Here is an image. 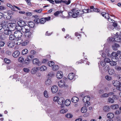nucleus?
<instances>
[{
  "mask_svg": "<svg viewBox=\"0 0 121 121\" xmlns=\"http://www.w3.org/2000/svg\"><path fill=\"white\" fill-rule=\"evenodd\" d=\"M68 14L69 17H72L73 18H76L81 16L83 14V12L82 10H77L76 9H72L71 11L69 12Z\"/></svg>",
  "mask_w": 121,
  "mask_h": 121,
  "instance_id": "f257e3e1",
  "label": "nucleus"
},
{
  "mask_svg": "<svg viewBox=\"0 0 121 121\" xmlns=\"http://www.w3.org/2000/svg\"><path fill=\"white\" fill-rule=\"evenodd\" d=\"M14 35L17 38V41H18L21 39V38L22 35V32L20 30H17L15 32Z\"/></svg>",
  "mask_w": 121,
  "mask_h": 121,
  "instance_id": "f03ea898",
  "label": "nucleus"
},
{
  "mask_svg": "<svg viewBox=\"0 0 121 121\" xmlns=\"http://www.w3.org/2000/svg\"><path fill=\"white\" fill-rule=\"evenodd\" d=\"M21 29L20 30L22 32L26 33V32L30 31V28L29 26L27 25H25L23 27H20Z\"/></svg>",
  "mask_w": 121,
  "mask_h": 121,
  "instance_id": "7ed1b4c3",
  "label": "nucleus"
},
{
  "mask_svg": "<svg viewBox=\"0 0 121 121\" xmlns=\"http://www.w3.org/2000/svg\"><path fill=\"white\" fill-rule=\"evenodd\" d=\"M11 15L9 13H6L5 14H3L0 12V18H2L3 17L5 19H9L11 18Z\"/></svg>",
  "mask_w": 121,
  "mask_h": 121,
  "instance_id": "20e7f679",
  "label": "nucleus"
},
{
  "mask_svg": "<svg viewBox=\"0 0 121 121\" xmlns=\"http://www.w3.org/2000/svg\"><path fill=\"white\" fill-rule=\"evenodd\" d=\"M90 99V97L89 96H87L84 97L82 99L83 102L85 103H86L88 104V106H89L90 103L89 101Z\"/></svg>",
  "mask_w": 121,
  "mask_h": 121,
  "instance_id": "39448f33",
  "label": "nucleus"
},
{
  "mask_svg": "<svg viewBox=\"0 0 121 121\" xmlns=\"http://www.w3.org/2000/svg\"><path fill=\"white\" fill-rule=\"evenodd\" d=\"M59 86L60 87H67L68 86L66 84V83L64 80H61L58 82Z\"/></svg>",
  "mask_w": 121,
  "mask_h": 121,
  "instance_id": "423d86ee",
  "label": "nucleus"
},
{
  "mask_svg": "<svg viewBox=\"0 0 121 121\" xmlns=\"http://www.w3.org/2000/svg\"><path fill=\"white\" fill-rule=\"evenodd\" d=\"M32 63L34 64L39 66L41 65V62L37 58H35L33 60Z\"/></svg>",
  "mask_w": 121,
  "mask_h": 121,
  "instance_id": "0eeeda50",
  "label": "nucleus"
},
{
  "mask_svg": "<svg viewBox=\"0 0 121 121\" xmlns=\"http://www.w3.org/2000/svg\"><path fill=\"white\" fill-rule=\"evenodd\" d=\"M64 101L65 99L63 97H60L59 98L57 103L58 104L61 105V106H62V105L64 104Z\"/></svg>",
  "mask_w": 121,
  "mask_h": 121,
  "instance_id": "6e6552de",
  "label": "nucleus"
},
{
  "mask_svg": "<svg viewBox=\"0 0 121 121\" xmlns=\"http://www.w3.org/2000/svg\"><path fill=\"white\" fill-rule=\"evenodd\" d=\"M63 76V73L62 72L60 71H58L57 73L56 77L58 79H60Z\"/></svg>",
  "mask_w": 121,
  "mask_h": 121,
  "instance_id": "1a4fd4ad",
  "label": "nucleus"
},
{
  "mask_svg": "<svg viewBox=\"0 0 121 121\" xmlns=\"http://www.w3.org/2000/svg\"><path fill=\"white\" fill-rule=\"evenodd\" d=\"M58 87L54 85L52 87V91L53 93H56V92L58 91Z\"/></svg>",
  "mask_w": 121,
  "mask_h": 121,
  "instance_id": "9d476101",
  "label": "nucleus"
},
{
  "mask_svg": "<svg viewBox=\"0 0 121 121\" xmlns=\"http://www.w3.org/2000/svg\"><path fill=\"white\" fill-rule=\"evenodd\" d=\"M75 74L73 73L69 74L68 76V79L70 80H75Z\"/></svg>",
  "mask_w": 121,
  "mask_h": 121,
  "instance_id": "9b49d317",
  "label": "nucleus"
},
{
  "mask_svg": "<svg viewBox=\"0 0 121 121\" xmlns=\"http://www.w3.org/2000/svg\"><path fill=\"white\" fill-rule=\"evenodd\" d=\"M17 24L20 27L26 25L25 22L22 20H20L18 21L17 22Z\"/></svg>",
  "mask_w": 121,
  "mask_h": 121,
  "instance_id": "f8f14e48",
  "label": "nucleus"
},
{
  "mask_svg": "<svg viewBox=\"0 0 121 121\" xmlns=\"http://www.w3.org/2000/svg\"><path fill=\"white\" fill-rule=\"evenodd\" d=\"M102 15L105 18H108V20L109 21H110V20L112 21L111 19L109 18V17L108 14L105 12H103L102 13Z\"/></svg>",
  "mask_w": 121,
  "mask_h": 121,
  "instance_id": "ddd939ff",
  "label": "nucleus"
},
{
  "mask_svg": "<svg viewBox=\"0 0 121 121\" xmlns=\"http://www.w3.org/2000/svg\"><path fill=\"white\" fill-rule=\"evenodd\" d=\"M115 41L117 42L121 41V35H115Z\"/></svg>",
  "mask_w": 121,
  "mask_h": 121,
  "instance_id": "4468645a",
  "label": "nucleus"
},
{
  "mask_svg": "<svg viewBox=\"0 0 121 121\" xmlns=\"http://www.w3.org/2000/svg\"><path fill=\"white\" fill-rule=\"evenodd\" d=\"M16 24L15 23H11L9 25V27L10 29L13 30L16 28Z\"/></svg>",
  "mask_w": 121,
  "mask_h": 121,
  "instance_id": "2eb2a0df",
  "label": "nucleus"
},
{
  "mask_svg": "<svg viewBox=\"0 0 121 121\" xmlns=\"http://www.w3.org/2000/svg\"><path fill=\"white\" fill-rule=\"evenodd\" d=\"M112 83L114 86H117V87L121 83L119 81L116 80L113 81Z\"/></svg>",
  "mask_w": 121,
  "mask_h": 121,
  "instance_id": "dca6fc26",
  "label": "nucleus"
},
{
  "mask_svg": "<svg viewBox=\"0 0 121 121\" xmlns=\"http://www.w3.org/2000/svg\"><path fill=\"white\" fill-rule=\"evenodd\" d=\"M9 37V39L10 40H14L15 41H17V38L15 37L14 34L10 35Z\"/></svg>",
  "mask_w": 121,
  "mask_h": 121,
  "instance_id": "f3484780",
  "label": "nucleus"
},
{
  "mask_svg": "<svg viewBox=\"0 0 121 121\" xmlns=\"http://www.w3.org/2000/svg\"><path fill=\"white\" fill-rule=\"evenodd\" d=\"M4 33L6 35H10L11 34L12 32L11 30H9V28H8L4 30Z\"/></svg>",
  "mask_w": 121,
  "mask_h": 121,
  "instance_id": "a211bd4d",
  "label": "nucleus"
},
{
  "mask_svg": "<svg viewBox=\"0 0 121 121\" xmlns=\"http://www.w3.org/2000/svg\"><path fill=\"white\" fill-rule=\"evenodd\" d=\"M20 54V52L17 51H15L13 54V56L15 57H18Z\"/></svg>",
  "mask_w": 121,
  "mask_h": 121,
  "instance_id": "6ab92c4d",
  "label": "nucleus"
},
{
  "mask_svg": "<svg viewBox=\"0 0 121 121\" xmlns=\"http://www.w3.org/2000/svg\"><path fill=\"white\" fill-rule=\"evenodd\" d=\"M110 110V108L109 106L107 105H105L104 106L103 108V110L104 112H108Z\"/></svg>",
  "mask_w": 121,
  "mask_h": 121,
  "instance_id": "aec40b11",
  "label": "nucleus"
},
{
  "mask_svg": "<svg viewBox=\"0 0 121 121\" xmlns=\"http://www.w3.org/2000/svg\"><path fill=\"white\" fill-rule=\"evenodd\" d=\"M119 53L117 52V53L115 52H113L112 53V58H114L115 59H116Z\"/></svg>",
  "mask_w": 121,
  "mask_h": 121,
  "instance_id": "412c9836",
  "label": "nucleus"
},
{
  "mask_svg": "<svg viewBox=\"0 0 121 121\" xmlns=\"http://www.w3.org/2000/svg\"><path fill=\"white\" fill-rule=\"evenodd\" d=\"M25 36L27 37L28 38H30L31 37V32L29 31L26 32L25 34Z\"/></svg>",
  "mask_w": 121,
  "mask_h": 121,
  "instance_id": "4be33fe9",
  "label": "nucleus"
},
{
  "mask_svg": "<svg viewBox=\"0 0 121 121\" xmlns=\"http://www.w3.org/2000/svg\"><path fill=\"white\" fill-rule=\"evenodd\" d=\"M29 43V41L28 40H25L23 41L22 40L20 43L23 46H25L27 44Z\"/></svg>",
  "mask_w": 121,
  "mask_h": 121,
  "instance_id": "5701e85b",
  "label": "nucleus"
},
{
  "mask_svg": "<svg viewBox=\"0 0 121 121\" xmlns=\"http://www.w3.org/2000/svg\"><path fill=\"white\" fill-rule=\"evenodd\" d=\"M119 47V45L115 43L112 45V48L114 50H117V48Z\"/></svg>",
  "mask_w": 121,
  "mask_h": 121,
  "instance_id": "b1692460",
  "label": "nucleus"
},
{
  "mask_svg": "<svg viewBox=\"0 0 121 121\" xmlns=\"http://www.w3.org/2000/svg\"><path fill=\"white\" fill-rule=\"evenodd\" d=\"M45 83L47 86H49L51 84L52 82L50 79L48 78L45 81Z\"/></svg>",
  "mask_w": 121,
  "mask_h": 121,
  "instance_id": "393cba45",
  "label": "nucleus"
},
{
  "mask_svg": "<svg viewBox=\"0 0 121 121\" xmlns=\"http://www.w3.org/2000/svg\"><path fill=\"white\" fill-rule=\"evenodd\" d=\"M107 116L108 118H112L114 117V115L112 113L110 112L107 114Z\"/></svg>",
  "mask_w": 121,
  "mask_h": 121,
  "instance_id": "a878e982",
  "label": "nucleus"
},
{
  "mask_svg": "<svg viewBox=\"0 0 121 121\" xmlns=\"http://www.w3.org/2000/svg\"><path fill=\"white\" fill-rule=\"evenodd\" d=\"M78 98L76 97H73L71 99L72 101L74 103H76L78 101Z\"/></svg>",
  "mask_w": 121,
  "mask_h": 121,
  "instance_id": "bb28decb",
  "label": "nucleus"
},
{
  "mask_svg": "<svg viewBox=\"0 0 121 121\" xmlns=\"http://www.w3.org/2000/svg\"><path fill=\"white\" fill-rule=\"evenodd\" d=\"M108 73L110 75H113L115 73L114 70L112 69H109L108 71Z\"/></svg>",
  "mask_w": 121,
  "mask_h": 121,
  "instance_id": "cd10ccee",
  "label": "nucleus"
},
{
  "mask_svg": "<svg viewBox=\"0 0 121 121\" xmlns=\"http://www.w3.org/2000/svg\"><path fill=\"white\" fill-rule=\"evenodd\" d=\"M38 69L37 67H34L31 70V73L32 74L35 73L37 71V70H38Z\"/></svg>",
  "mask_w": 121,
  "mask_h": 121,
  "instance_id": "c85d7f7f",
  "label": "nucleus"
},
{
  "mask_svg": "<svg viewBox=\"0 0 121 121\" xmlns=\"http://www.w3.org/2000/svg\"><path fill=\"white\" fill-rule=\"evenodd\" d=\"M7 21H2V23L1 24L3 26V28L4 27H6L7 26Z\"/></svg>",
  "mask_w": 121,
  "mask_h": 121,
  "instance_id": "c756f323",
  "label": "nucleus"
},
{
  "mask_svg": "<svg viewBox=\"0 0 121 121\" xmlns=\"http://www.w3.org/2000/svg\"><path fill=\"white\" fill-rule=\"evenodd\" d=\"M87 111V108L85 107H82L81 109V111L82 113L86 112Z\"/></svg>",
  "mask_w": 121,
  "mask_h": 121,
  "instance_id": "7c9ffc66",
  "label": "nucleus"
},
{
  "mask_svg": "<svg viewBox=\"0 0 121 121\" xmlns=\"http://www.w3.org/2000/svg\"><path fill=\"white\" fill-rule=\"evenodd\" d=\"M7 45L9 47L12 48L14 46L15 44L12 42H9L7 43Z\"/></svg>",
  "mask_w": 121,
  "mask_h": 121,
  "instance_id": "2f4dec72",
  "label": "nucleus"
},
{
  "mask_svg": "<svg viewBox=\"0 0 121 121\" xmlns=\"http://www.w3.org/2000/svg\"><path fill=\"white\" fill-rule=\"evenodd\" d=\"M71 103L70 100L69 99H67L65 102V104L67 106H68Z\"/></svg>",
  "mask_w": 121,
  "mask_h": 121,
  "instance_id": "473e14b6",
  "label": "nucleus"
},
{
  "mask_svg": "<svg viewBox=\"0 0 121 121\" xmlns=\"http://www.w3.org/2000/svg\"><path fill=\"white\" fill-rule=\"evenodd\" d=\"M28 24L29 25L30 27H33L35 25V23L32 22H28Z\"/></svg>",
  "mask_w": 121,
  "mask_h": 121,
  "instance_id": "72a5a7b5",
  "label": "nucleus"
},
{
  "mask_svg": "<svg viewBox=\"0 0 121 121\" xmlns=\"http://www.w3.org/2000/svg\"><path fill=\"white\" fill-rule=\"evenodd\" d=\"M60 1H61V3H64L67 5L69 4L71 2L69 0H68V1L66 0L63 1L62 0H61Z\"/></svg>",
  "mask_w": 121,
  "mask_h": 121,
  "instance_id": "f704fd0d",
  "label": "nucleus"
},
{
  "mask_svg": "<svg viewBox=\"0 0 121 121\" xmlns=\"http://www.w3.org/2000/svg\"><path fill=\"white\" fill-rule=\"evenodd\" d=\"M34 22L35 24H38L40 23V20L39 18H36L34 20Z\"/></svg>",
  "mask_w": 121,
  "mask_h": 121,
  "instance_id": "c9c22d12",
  "label": "nucleus"
},
{
  "mask_svg": "<svg viewBox=\"0 0 121 121\" xmlns=\"http://www.w3.org/2000/svg\"><path fill=\"white\" fill-rule=\"evenodd\" d=\"M63 11L60 10V11H57L55 12L54 14L56 16H57L60 13H62Z\"/></svg>",
  "mask_w": 121,
  "mask_h": 121,
  "instance_id": "e433bc0d",
  "label": "nucleus"
},
{
  "mask_svg": "<svg viewBox=\"0 0 121 121\" xmlns=\"http://www.w3.org/2000/svg\"><path fill=\"white\" fill-rule=\"evenodd\" d=\"M47 69L46 67L44 65H43L41 67L40 69L41 71H44L46 70Z\"/></svg>",
  "mask_w": 121,
  "mask_h": 121,
  "instance_id": "4c0bfd02",
  "label": "nucleus"
},
{
  "mask_svg": "<svg viewBox=\"0 0 121 121\" xmlns=\"http://www.w3.org/2000/svg\"><path fill=\"white\" fill-rule=\"evenodd\" d=\"M111 107L112 109H116L118 108V105L117 104L113 105H111Z\"/></svg>",
  "mask_w": 121,
  "mask_h": 121,
  "instance_id": "58836bf2",
  "label": "nucleus"
},
{
  "mask_svg": "<svg viewBox=\"0 0 121 121\" xmlns=\"http://www.w3.org/2000/svg\"><path fill=\"white\" fill-rule=\"evenodd\" d=\"M59 68V66L56 65H55L52 67L54 71L57 70Z\"/></svg>",
  "mask_w": 121,
  "mask_h": 121,
  "instance_id": "ea45409f",
  "label": "nucleus"
},
{
  "mask_svg": "<svg viewBox=\"0 0 121 121\" xmlns=\"http://www.w3.org/2000/svg\"><path fill=\"white\" fill-rule=\"evenodd\" d=\"M108 90V87H105L104 89V90L101 89L99 91V93L100 94L104 92V91L106 92V91Z\"/></svg>",
  "mask_w": 121,
  "mask_h": 121,
  "instance_id": "a19ab883",
  "label": "nucleus"
},
{
  "mask_svg": "<svg viewBox=\"0 0 121 121\" xmlns=\"http://www.w3.org/2000/svg\"><path fill=\"white\" fill-rule=\"evenodd\" d=\"M28 52V50L26 49H24L22 51V54L24 55L26 54Z\"/></svg>",
  "mask_w": 121,
  "mask_h": 121,
  "instance_id": "79ce46f5",
  "label": "nucleus"
},
{
  "mask_svg": "<svg viewBox=\"0 0 121 121\" xmlns=\"http://www.w3.org/2000/svg\"><path fill=\"white\" fill-rule=\"evenodd\" d=\"M83 12V14L84 13H87L91 12V11L90 9H84L82 10Z\"/></svg>",
  "mask_w": 121,
  "mask_h": 121,
  "instance_id": "37998d69",
  "label": "nucleus"
},
{
  "mask_svg": "<svg viewBox=\"0 0 121 121\" xmlns=\"http://www.w3.org/2000/svg\"><path fill=\"white\" fill-rule=\"evenodd\" d=\"M110 65L111 66H115L116 65L117 63L116 61H111L109 63Z\"/></svg>",
  "mask_w": 121,
  "mask_h": 121,
  "instance_id": "c03bdc74",
  "label": "nucleus"
},
{
  "mask_svg": "<svg viewBox=\"0 0 121 121\" xmlns=\"http://www.w3.org/2000/svg\"><path fill=\"white\" fill-rule=\"evenodd\" d=\"M18 60L19 62H22L24 61V59L21 56L18 58Z\"/></svg>",
  "mask_w": 121,
  "mask_h": 121,
  "instance_id": "a18cd8bd",
  "label": "nucleus"
},
{
  "mask_svg": "<svg viewBox=\"0 0 121 121\" xmlns=\"http://www.w3.org/2000/svg\"><path fill=\"white\" fill-rule=\"evenodd\" d=\"M54 62L52 61H50L48 62V65L50 66H52L54 65Z\"/></svg>",
  "mask_w": 121,
  "mask_h": 121,
  "instance_id": "49530a36",
  "label": "nucleus"
},
{
  "mask_svg": "<svg viewBox=\"0 0 121 121\" xmlns=\"http://www.w3.org/2000/svg\"><path fill=\"white\" fill-rule=\"evenodd\" d=\"M108 100L109 102L113 103L114 102V99L111 98H109L108 99Z\"/></svg>",
  "mask_w": 121,
  "mask_h": 121,
  "instance_id": "de8ad7c7",
  "label": "nucleus"
},
{
  "mask_svg": "<svg viewBox=\"0 0 121 121\" xmlns=\"http://www.w3.org/2000/svg\"><path fill=\"white\" fill-rule=\"evenodd\" d=\"M34 56L32 55H28L27 56V58L28 59L30 60L31 61L32 60V59L34 58Z\"/></svg>",
  "mask_w": 121,
  "mask_h": 121,
  "instance_id": "09e8293b",
  "label": "nucleus"
},
{
  "mask_svg": "<svg viewBox=\"0 0 121 121\" xmlns=\"http://www.w3.org/2000/svg\"><path fill=\"white\" fill-rule=\"evenodd\" d=\"M65 116L67 118H70L72 117L73 116L71 114L69 113L66 115Z\"/></svg>",
  "mask_w": 121,
  "mask_h": 121,
  "instance_id": "8fccbe9b",
  "label": "nucleus"
},
{
  "mask_svg": "<svg viewBox=\"0 0 121 121\" xmlns=\"http://www.w3.org/2000/svg\"><path fill=\"white\" fill-rule=\"evenodd\" d=\"M59 98V97L58 96H55L53 98V100L54 102H58Z\"/></svg>",
  "mask_w": 121,
  "mask_h": 121,
  "instance_id": "3c124183",
  "label": "nucleus"
},
{
  "mask_svg": "<svg viewBox=\"0 0 121 121\" xmlns=\"http://www.w3.org/2000/svg\"><path fill=\"white\" fill-rule=\"evenodd\" d=\"M103 68L104 71H106L108 69L109 66L108 65H106L105 66L103 67Z\"/></svg>",
  "mask_w": 121,
  "mask_h": 121,
  "instance_id": "603ef678",
  "label": "nucleus"
},
{
  "mask_svg": "<svg viewBox=\"0 0 121 121\" xmlns=\"http://www.w3.org/2000/svg\"><path fill=\"white\" fill-rule=\"evenodd\" d=\"M44 18H41L40 20V23L43 24L45 23L46 22Z\"/></svg>",
  "mask_w": 121,
  "mask_h": 121,
  "instance_id": "864d4df0",
  "label": "nucleus"
},
{
  "mask_svg": "<svg viewBox=\"0 0 121 121\" xmlns=\"http://www.w3.org/2000/svg\"><path fill=\"white\" fill-rule=\"evenodd\" d=\"M4 61L5 63L7 64L9 63L10 62V60L6 58L4 59Z\"/></svg>",
  "mask_w": 121,
  "mask_h": 121,
  "instance_id": "5fc2aeb1",
  "label": "nucleus"
},
{
  "mask_svg": "<svg viewBox=\"0 0 121 121\" xmlns=\"http://www.w3.org/2000/svg\"><path fill=\"white\" fill-rule=\"evenodd\" d=\"M108 96V94L107 93H105L102 95L101 96V98H104L107 97Z\"/></svg>",
  "mask_w": 121,
  "mask_h": 121,
  "instance_id": "6e6d98bb",
  "label": "nucleus"
},
{
  "mask_svg": "<svg viewBox=\"0 0 121 121\" xmlns=\"http://www.w3.org/2000/svg\"><path fill=\"white\" fill-rule=\"evenodd\" d=\"M6 8L3 6H0V11L5 10L6 9Z\"/></svg>",
  "mask_w": 121,
  "mask_h": 121,
  "instance_id": "4d7b16f0",
  "label": "nucleus"
},
{
  "mask_svg": "<svg viewBox=\"0 0 121 121\" xmlns=\"http://www.w3.org/2000/svg\"><path fill=\"white\" fill-rule=\"evenodd\" d=\"M23 71L26 73H28L30 71V70L27 68H24L23 69Z\"/></svg>",
  "mask_w": 121,
  "mask_h": 121,
  "instance_id": "13d9d810",
  "label": "nucleus"
},
{
  "mask_svg": "<svg viewBox=\"0 0 121 121\" xmlns=\"http://www.w3.org/2000/svg\"><path fill=\"white\" fill-rule=\"evenodd\" d=\"M31 61L30 60L26 58L25 60V64H28Z\"/></svg>",
  "mask_w": 121,
  "mask_h": 121,
  "instance_id": "bf43d9fd",
  "label": "nucleus"
},
{
  "mask_svg": "<svg viewBox=\"0 0 121 121\" xmlns=\"http://www.w3.org/2000/svg\"><path fill=\"white\" fill-rule=\"evenodd\" d=\"M44 95L45 97L46 98H48V97L47 91H45L44 92Z\"/></svg>",
  "mask_w": 121,
  "mask_h": 121,
  "instance_id": "052dcab7",
  "label": "nucleus"
},
{
  "mask_svg": "<svg viewBox=\"0 0 121 121\" xmlns=\"http://www.w3.org/2000/svg\"><path fill=\"white\" fill-rule=\"evenodd\" d=\"M104 61L105 62L107 63H110V62L111 61L110 59L108 58H104Z\"/></svg>",
  "mask_w": 121,
  "mask_h": 121,
  "instance_id": "680f3d73",
  "label": "nucleus"
},
{
  "mask_svg": "<svg viewBox=\"0 0 121 121\" xmlns=\"http://www.w3.org/2000/svg\"><path fill=\"white\" fill-rule=\"evenodd\" d=\"M67 111V110L66 109H62L60 110V112L61 113L63 114L66 112Z\"/></svg>",
  "mask_w": 121,
  "mask_h": 121,
  "instance_id": "e2e57ef3",
  "label": "nucleus"
},
{
  "mask_svg": "<svg viewBox=\"0 0 121 121\" xmlns=\"http://www.w3.org/2000/svg\"><path fill=\"white\" fill-rule=\"evenodd\" d=\"M105 78L108 80H110L112 79V77L109 76L107 75L105 77Z\"/></svg>",
  "mask_w": 121,
  "mask_h": 121,
  "instance_id": "0e129e2a",
  "label": "nucleus"
},
{
  "mask_svg": "<svg viewBox=\"0 0 121 121\" xmlns=\"http://www.w3.org/2000/svg\"><path fill=\"white\" fill-rule=\"evenodd\" d=\"M115 68L117 70L119 71H121V67L119 66H115Z\"/></svg>",
  "mask_w": 121,
  "mask_h": 121,
  "instance_id": "69168bd1",
  "label": "nucleus"
},
{
  "mask_svg": "<svg viewBox=\"0 0 121 121\" xmlns=\"http://www.w3.org/2000/svg\"><path fill=\"white\" fill-rule=\"evenodd\" d=\"M103 67L104 66H105L106 64L105 63V62L104 61H102L101 62L100 64Z\"/></svg>",
  "mask_w": 121,
  "mask_h": 121,
  "instance_id": "338daca9",
  "label": "nucleus"
},
{
  "mask_svg": "<svg viewBox=\"0 0 121 121\" xmlns=\"http://www.w3.org/2000/svg\"><path fill=\"white\" fill-rule=\"evenodd\" d=\"M112 98L113 99H114V100H117L118 99V97L116 95H114L113 96Z\"/></svg>",
  "mask_w": 121,
  "mask_h": 121,
  "instance_id": "774afa93",
  "label": "nucleus"
}]
</instances>
